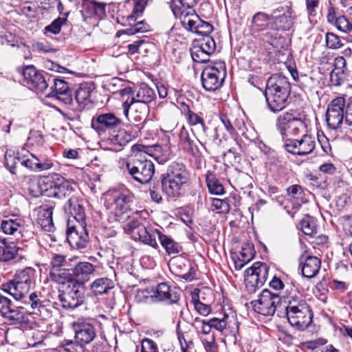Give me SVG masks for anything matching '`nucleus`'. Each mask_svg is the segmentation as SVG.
Instances as JSON below:
<instances>
[{
    "instance_id": "obj_1",
    "label": "nucleus",
    "mask_w": 352,
    "mask_h": 352,
    "mask_svg": "<svg viewBox=\"0 0 352 352\" xmlns=\"http://www.w3.org/2000/svg\"><path fill=\"white\" fill-rule=\"evenodd\" d=\"M64 210L71 214L67 225V242L72 248H86L89 242V236L86 228V216L82 204L78 197L72 196L65 204Z\"/></svg>"
},
{
    "instance_id": "obj_2",
    "label": "nucleus",
    "mask_w": 352,
    "mask_h": 352,
    "mask_svg": "<svg viewBox=\"0 0 352 352\" xmlns=\"http://www.w3.org/2000/svg\"><path fill=\"white\" fill-rule=\"evenodd\" d=\"M190 174L186 166L179 162H173L166 172L161 176L162 191L170 199H176L184 194V188L189 185Z\"/></svg>"
},
{
    "instance_id": "obj_3",
    "label": "nucleus",
    "mask_w": 352,
    "mask_h": 352,
    "mask_svg": "<svg viewBox=\"0 0 352 352\" xmlns=\"http://www.w3.org/2000/svg\"><path fill=\"white\" fill-rule=\"evenodd\" d=\"M291 94L289 79L280 74L272 75L267 80L264 95L268 109L273 113H278L288 104Z\"/></svg>"
},
{
    "instance_id": "obj_4",
    "label": "nucleus",
    "mask_w": 352,
    "mask_h": 352,
    "mask_svg": "<svg viewBox=\"0 0 352 352\" xmlns=\"http://www.w3.org/2000/svg\"><path fill=\"white\" fill-rule=\"evenodd\" d=\"M36 271L32 267H28L16 272L13 278L1 286L2 290L16 300L28 294L36 286Z\"/></svg>"
},
{
    "instance_id": "obj_5",
    "label": "nucleus",
    "mask_w": 352,
    "mask_h": 352,
    "mask_svg": "<svg viewBox=\"0 0 352 352\" xmlns=\"http://www.w3.org/2000/svg\"><path fill=\"white\" fill-rule=\"evenodd\" d=\"M285 309L289 323L297 330L302 331L312 322L314 314L302 298L292 297Z\"/></svg>"
},
{
    "instance_id": "obj_6",
    "label": "nucleus",
    "mask_w": 352,
    "mask_h": 352,
    "mask_svg": "<svg viewBox=\"0 0 352 352\" xmlns=\"http://www.w3.org/2000/svg\"><path fill=\"white\" fill-rule=\"evenodd\" d=\"M133 201V197L128 190H115L107 193L104 204L114 214L115 221L124 223L130 214H133L131 210Z\"/></svg>"
},
{
    "instance_id": "obj_7",
    "label": "nucleus",
    "mask_w": 352,
    "mask_h": 352,
    "mask_svg": "<svg viewBox=\"0 0 352 352\" xmlns=\"http://www.w3.org/2000/svg\"><path fill=\"white\" fill-rule=\"evenodd\" d=\"M124 164L131 177L141 184L149 183L155 173L153 162L151 159L144 158L141 154H131Z\"/></svg>"
},
{
    "instance_id": "obj_8",
    "label": "nucleus",
    "mask_w": 352,
    "mask_h": 352,
    "mask_svg": "<svg viewBox=\"0 0 352 352\" xmlns=\"http://www.w3.org/2000/svg\"><path fill=\"white\" fill-rule=\"evenodd\" d=\"M294 21L295 16L290 11L279 16L272 15L271 30L264 32L261 35V39L274 48L278 47L280 41L283 39V36L278 32L291 30L294 27Z\"/></svg>"
},
{
    "instance_id": "obj_9",
    "label": "nucleus",
    "mask_w": 352,
    "mask_h": 352,
    "mask_svg": "<svg viewBox=\"0 0 352 352\" xmlns=\"http://www.w3.org/2000/svg\"><path fill=\"white\" fill-rule=\"evenodd\" d=\"M296 110H290L278 116L276 126L283 138L289 135H298L306 131L307 124Z\"/></svg>"
},
{
    "instance_id": "obj_10",
    "label": "nucleus",
    "mask_w": 352,
    "mask_h": 352,
    "mask_svg": "<svg viewBox=\"0 0 352 352\" xmlns=\"http://www.w3.org/2000/svg\"><path fill=\"white\" fill-rule=\"evenodd\" d=\"M86 286L82 283L73 282L65 290H58V300L65 309H74L85 300Z\"/></svg>"
},
{
    "instance_id": "obj_11",
    "label": "nucleus",
    "mask_w": 352,
    "mask_h": 352,
    "mask_svg": "<svg viewBox=\"0 0 352 352\" xmlns=\"http://www.w3.org/2000/svg\"><path fill=\"white\" fill-rule=\"evenodd\" d=\"M124 223L123 228L125 232L134 235L135 239H139L146 245H148L155 249L159 248L157 240H155V229L149 230L140 222V219L135 217L129 218Z\"/></svg>"
},
{
    "instance_id": "obj_12",
    "label": "nucleus",
    "mask_w": 352,
    "mask_h": 352,
    "mask_svg": "<svg viewBox=\"0 0 352 352\" xmlns=\"http://www.w3.org/2000/svg\"><path fill=\"white\" fill-rule=\"evenodd\" d=\"M41 188L47 197L58 199L69 197L72 191L69 182L56 173L46 177L41 184Z\"/></svg>"
},
{
    "instance_id": "obj_13",
    "label": "nucleus",
    "mask_w": 352,
    "mask_h": 352,
    "mask_svg": "<svg viewBox=\"0 0 352 352\" xmlns=\"http://www.w3.org/2000/svg\"><path fill=\"white\" fill-rule=\"evenodd\" d=\"M268 270V266L262 262H256L245 270V287L250 293H254L265 283L267 278Z\"/></svg>"
},
{
    "instance_id": "obj_14",
    "label": "nucleus",
    "mask_w": 352,
    "mask_h": 352,
    "mask_svg": "<svg viewBox=\"0 0 352 352\" xmlns=\"http://www.w3.org/2000/svg\"><path fill=\"white\" fill-rule=\"evenodd\" d=\"M226 75L224 64L220 63L219 67L207 66L201 75V84L204 89L208 91H214L220 88Z\"/></svg>"
},
{
    "instance_id": "obj_15",
    "label": "nucleus",
    "mask_w": 352,
    "mask_h": 352,
    "mask_svg": "<svg viewBox=\"0 0 352 352\" xmlns=\"http://www.w3.org/2000/svg\"><path fill=\"white\" fill-rule=\"evenodd\" d=\"M316 145L314 137L304 134L300 139L286 138L283 147L288 153L302 157L312 153Z\"/></svg>"
},
{
    "instance_id": "obj_16",
    "label": "nucleus",
    "mask_w": 352,
    "mask_h": 352,
    "mask_svg": "<svg viewBox=\"0 0 352 352\" xmlns=\"http://www.w3.org/2000/svg\"><path fill=\"white\" fill-rule=\"evenodd\" d=\"M345 100L342 97L333 99L327 107L326 122L329 128L338 129L341 127L345 119Z\"/></svg>"
},
{
    "instance_id": "obj_17",
    "label": "nucleus",
    "mask_w": 352,
    "mask_h": 352,
    "mask_svg": "<svg viewBox=\"0 0 352 352\" xmlns=\"http://www.w3.org/2000/svg\"><path fill=\"white\" fill-rule=\"evenodd\" d=\"M278 294L272 293L265 289L259 295L257 300L252 301L254 309L263 316H273L276 311L277 305L280 302Z\"/></svg>"
},
{
    "instance_id": "obj_18",
    "label": "nucleus",
    "mask_w": 352,
    "mask_h": 352,
    "mask_svg": "<svg viewBox=\"0 0 352 352\" xmlns=\"http://www.w3.org/2000/svg\"><path fill=\"white\" fill-rule=\"evenodd\" d=\"M151 292V296L155 301L182 307L180 304L181 292L177 287H171L166 283H161L153 287Z\"/></svg>"
},
{
    "instance_id": "obj_19",
    "label": "nucleus",
    "mask_w": 352,
    "mask_h": 352,
    "mask_svg": "<svg viewBox=\"0 0 352 352\" xmlns=\"http://www.w3.org/2000/svg\"><path fill=\"white\" fill-rule=\"evenodd\" d=\"M22 74L27 84L37 91L43 92L50 85L49 78L51 76L43 72L38 71L33 65H28L23 69Z\"/></svg>"
},
{
    "instance_id": "obj_20",
    "label": "nucleus",
    "mask_w": 352,
    "mask_h": 352,
    "mask_svg": "<svg viewBox=\"0 0 352 352\" xmlns=\"http://www.w3.org/2000/svg\"><path fill=\"white\" fill-rule=\"evenodd\" d=\"M156 95L154 89L150 87L146 83L142 82L138 88L135 89L133 96L130 100H126L122 104L123 113L126 118L129 116V109L134 102L144 103L148 104L155 98Z\"/></svg>"
},
{
    "instance_id": "obj_21",
    "label": "nucleus",
    "mask_w": 352,
    "mask_h": 352,
    "mask_svg": "<svg viewBox=\"0 0 352 352\" xmlns=\"http://www.w3.org/2000/svg\"><path fill=\"white\" fill-rule=\"evenodd\" d=\"M50 91L46 94L48 97L55 98L65 104H70L73 101L72 91L68 84L63 79L57 78H49Z\"/></svg>"
},
{
    "instance_id": "obj_22",
    "label": "nucleus",
    "mask_w": 352,
    "mask_h": 352,
    "mask_svg": "<svg viewBox=\"0 0 352 352\" xmlns=\"http://www.w3.org/2000/svg\"><path fill=\"white\" fill-rule=\"evenodd\" d=\"M122 120L115 113L109 112L100 113L94 118L91 126L98 133L105 132L108 130H115L120 127Z\"/></svg>"
},
{
    "instance_id": "obj_23",
    "label": "nucleus",
    "mask_w": 352,
    "mask_h": 352,
    "mask_svg": "<svg viewBox=\"0 0 352 352\" xmlns=\"http://www.w3.org/2000/svg\"><path fill=\"white\" fill-rule=\"evenodd\" d=\"M73 328L75 333V342L81 346L89 344L96 338V328L88 322H76L73 324Z\"/></svg>"
},
{
    "instance_id": "obj_24",
    "label": "nucleus",
    "mask_w": 352,
    "mask_h": 352,
    "mask_svg": "<svg viewBox=\"0 0 352 352\" xmlns=\"http://www.w3.org/2000/svg\"><path fill=\"white\" fill-rule=\"evenodd\" d=\"M287 195L289 197L288 201L292 206V210L289 209L288 205L285 206L284 208L289 214L294 217L302 204L306 203L307 199L305 197L304 189L298 184L292 185L288 187L287 188Z\"/></svg>"
},
{
    "instance_id": "obj_25",
    "label": "nucleus",
    "mask_w": 352,
    "mask_h": 352,
    "mask_svg": "<svg viewBox=\"0 0 352 352\" xmlns=\"http://www.w3.org/2000/svg\"><path fill=\"white\" fill-rule=\"evenodd\" d=\"M142 129V124L126 126V129L119 130L112 138L113 143L118 146V148H115L114 150L120 151L123 146L138 138Z\"/></svg>"
},
{
    "instance_id": "obj_26",
    "label": "nucleus",
    "mask_w": 352,
    "mask_h": 352,
    "mask_svg": "<svg viewBox=\"0 0 352 352\" xmlns=\"http://www.w3.org/2000/svg\"><path fill=\"white\" fill-rule=\"evenodd\" d=\"M96 266L87 261L77 263L72 269L74 280L73 282L82 283L84 285L88 282L91 276L94 275Z\"/></svg>"
},
{
    "instance_id": "obj_27",
    "label": "nucleus",
    "mask_w": 352,
    "mask_h": 352,
    "mask_svg": "<svg viewBox=\"0 0 352 352\" xmlns=\"http://www.w3.org/2000/svg\"><path fill=\"white\" fill-rule=\"evenodd\" d=\"M24 308L23 305L16 308H13L12 306H11L10 309L3 314L2 317L9 325H25L28 324L29 318L26 313L22 310V309Z\"/></svg>"
},
{
    "instance_id": "obj_28",
    "label": "nucleus",
    "mask_w": 352,
    "mask_h": 352,
    "mask_svg": "<svg viewBox=\"0 0 352 352\" xmlns=\"http://www.w3.org/2000/svg\"><path fill=\"white\" fill-rule=\"evenodd\" d=\"M194 136V134L190 135V132L182 126L179 133V145L184 151L195 156L199 151L193 138Z\"/></svg>"
},
{
    "instance_id": "obj_29",
    "label": "nucleus",
    "mask_w": 352,
    "mask_h": 352,
    "mask_svg": "<svg viewBox=\"0 0 352 352\" xmlns=\"http://www.w3.org/2000/svg\"><path fill=\"white\" fill-rule=\"evenodd\" d=\"M91 85L87 83L80 84L75 91V100L79 111L89 109L92 107L91 100Z\"/></svg>"
},
{
    "instance_id": "obj_30",
    "label": "nucleus",
    "mask_w": 352,
    "mask_h": 352,
    "mask_svg": "<svg viewBox=\"0 0 352 352\" xmlns=\"http://www.w3.org/2000/svg\"><path fill=\"white\" fill-rule=\"evenodd\" d=\"M172 267L177 273V275L186 281L190 282L196 278L194 267L183 258H178L175 259L172 263Z\"/></svg>"
},
{
    "instance_id": "obj_31",
    "label": "nucleus",
    "mask_w": 352,
    "mask_h": 352,
    "mask_svg": "<svg viewBox=\"0 0 352 352\" xmlns=\"http://www.w3.org/2000/svg\"><path fill=\"white\" fill-rule=\"evenodd\" d=\"M251 22L252 33L254 34L261 32L258 35L261 38L264 32L271 30L272 15L258 12L253 16Z\"/></svg>"
},
{
    "instance_id": "obj_32",
    "label": "nucleus",
    "mask_w": 352,
    "mask_h": 352,
    "mask_svg": "<svg viewBox=\"0 0 352 352\" xmlns=\"http://www.w3.org/2000/svg\"><path fill=\"white\" fill-rule=\"evenodd\" d=\"M42 298L41 293L38 294L36 292H34L25 294L24 297L19 298L16 301L23 305L25 308L29 306L33 310V313L37 314L36 311L41 312L42 310H46L45 301Z\"/></svg>"
},
{
    "instance_id": "obj_33",
    "label": "nucleus",
    "mask_w": 352,
    "mask_h": 352,
    "mask_svg": "<svg viewBox=\"0 0 352 352\" xmlns=\"http://www.w3.org/2000/svg\"><path fill=\"white\" fill-rule=\"evenodd\" d=\"M133 106V111L131 115L129 120L133 122L134 124H142V129L144 127L146 122V119L150 113V108L148 104L144 103L134 102Z\"/></svg>"
},
{
    "instance_id": "obj_34",
    "label": "nucleus",
    "mask_w": 352,
    "mask_h": 352,
    "mask_svg": "<svg viewBox=\"0 0 352 352\" xmlns=\"http://www.w3.org/2000/svg\"><path fill=\"white\" fill-rule=\"evenodd\" d=\"M155 240L157 237L162 246L168 254H177L182 250V247L177 242L175 241L170 236L163 234L157 229H155Z\"/></svg>"
},
{
    "instance_id": "obj_35",
    "label": "nucleus",
    "mask_w": 352,
    "mask_h": 352,
    "mask_svg": "<svg viewBox=\"0 0 352 352\" xmlns=\"http://www.w3.org/2000/svg\"><path fill=\"white\" fill-rule=\"evenodd\" d=\"M115 286L112 279L108 277H101L95 279L90 285L89 289L94 296H101L107 294Z\"/></svg>"
},
{
    "instance_id": "obj_36",
    "label": "nucleus",
    "mask_w": 352,
    "mask_h": 352,
    "mask_svg": "<svg viewBox=\"0 0 352 352\" xmlns=\"http://www.w3.org/2000/svg\"><path fill=\"white\" fill-rule=\"evenodd\" d=\"M19 248L14 242L0 239V262H9L16 257Z\"/></svg>"
},
{
    "instance_id": "obj_37",
    "label": "nucleus",
    "mask_w": 352,
    "mask_h": 352,
    "mask_svg": "<svg viewBox=\"0 0 352 352\" xmlns=\"http://www.w3.org/2000/svg\"><path fill=\"white\" fill-rule=\"evenodd\" d=\"M321 266V261L316 256H309L306 258L302 266V274L307 278H311L316 276Z\"/></svg>"
},
{
    "instance_id": "obj_38",
    "label": "nucleus",
    "mask_w": 352,
    "mask_h": 352,
    "mask_svg": "<svg viewBox=\"0 0 352 352\" xmlns=\"http://www.w3.org/2000/svg\"><path fill=\"white\" fill-rule=\"evenodd\" d=\"M162 147L159 144L152 146H144L142 144H134L131 147V153L133 155L141 154L144 158L150 159L153 157L157 159L158 155L161 153Z\"/></svg>"
},
{
    "instance_id": "obj_39",
    "label": "nucleus",
    "mask_w": 352,
    "mask_h": 352,
    "mask_svg": "<svg viewBox=\"0 0 352 352\" xmlns=\"http://www.w3.org/2000/svg\"><path fill=\"white\" fill-rule=\"evenodd\" d=\"M199 0H171L170 8L175 17H181L188 9L194 8Z\"/></svg>"
},
{
    "instance_id": "obj_40",
    "label": "nucleus",
    "mask_w": 352,
    "mask_h": 352,
    "mask_svg": "<svg viewBox=\"0 0 352 352\" xmlns=\"http://www.w3.org/2000/svg\"><path fill=\"white\" fill-rule=\"evenodd\" d=\"M291 74L293 78L305 91H311L317 85V80L311 75L301 74L298 76L296 70L292 72Z\"/></svg>"
},
{
    "instance_id": "obj_41",
    "label": "nucleus",
    "mask_w": 352,
    "mask_h": 352,
    "mask_svg": "<svg viewBox=\"0 0 352 352\" xmlns=\"http://www.w3.org/2000/svg\"><path fill=\"white\" fill-rule=\"evenodd\" d=\"M206 182L208 191L210 194L221 195L225 193L224 188L216 177L215 174L208 170L206 174Z\"/></svg>"
},
{
    "instance_id": "obj_42",
    "label": "nucleus",
    "mask_w": 352,
    "mask_h": 352,
    "mask_svg": "<svg viewBox=\"0 0 352 352\" xmlns=\"http://www.w3.org/2000/svg\"><path fill=\"white\" fill-rule=\"evenodd\" d=\"M49 275L52 281L59 285H70L74 280L73 273L65 269L50 270Z\"/></svg>"
},
{
    "instance_id": "obj_43",
    "label": "nucleus",
    "mask_w": 352,
    "mask_h": 352,
    "mask_svg": "<svg viewBox=\"0 0 352 352\" xmlns=\"http://www.w3.org/2000/svg\"><path fill=\"white\" fill-rule=\"evenodd\" d=\"M201 115V113L199 114L191 111L187 106V111L185 113V116L189 124L192 126L200 128L204 134H206V131L208 128L206 126L204 118Z\"/></svg>"
},
{
    "instance_id": "obj_44",
    "label": "nucleus",
    "mask_w": 352,
    "mask_h": 352,
    "mask_svg": "<svg viewBox=\"0 0 352 352\" xmlns=\"http://www.w3.org/2000/svg\"><path fill=\"white\" fill-rule=\"evenodd\" d=\"M181 19L182 26L187 30L196 33L198 23L197 20H200L198 15L195 14H190L189 11L186 10L184 14L179 17Z\"/></svg>"
},
{
    "instance_id": "obj_45",
    "label": "nucleus",
    "mask_w": 352,
    "mask_h": 352,
    "mask_svg": "<svg viewBox=\"0 0 352 352\" xmlns=\"http://www.w3.org/2000/svg\"><path fill=\"white\" fill-rule=\"evenodd\" d=\"M330 6L328 8V13L327 19L329 23L334 25L336 28L340 31L343 26V23H345L346 18L343 15L337 16L335 8L332 6L331 3L329 2Z\"/></svg>"
},
{
    "instance_id": "obj_46",
    "label": "nucleus",
    "mask_w": 352,
    "mask_h": 352,
    "mask_svg": "<svg viewBox=\"0 0 352 352\" xmlns=\"http://www.w3.org/2000/svg\"><path fill=\"white\" fill-rule=\"evenodd\" d=\"M55 204L52 201H47L37 208V221L52 217Z\"/></svg>"
},
{
    "instance_id": "obj_47",
    "label": "nucleus",
    "mask_w": 352,
    "mask_h": 352,
    "mask_svg": "<svg viewBox=\"0 0 352 352\" xmlns=\"http://www.w3.org/2000/svg\"><path fill=\"white\" fill-rule=\"evenodd\" d=\"M21 226V220L19 219L3 220L1 223V230L6 234H14Z\"/></svg>"
},
{
    "instance_id": "obj_48",
    "label": "nucleus",
    "mask_w": 352,
    "mask_h": 352,
    "mask_svg": "<svg viewBox=\"0 0 352 352\" xmlns=\"http://www.w3.org/2000/svg\"><path fill=\"white\" fill-rule=\"evenodd\" d=\"M68 14L69 12H66L63 17H58L54 20L50 25L45 28V32H49L54 34H59L62 26L65 25L67 21Z\"/></svg>"
},
{
    "instance_id": "obj_49",
    "label": "nucleus",
    "mask_w": 352,
    "mask_h": 352,
    "mask_svg": "<svg viewBox=\"0 0 352 352\" xmlns=\"http://www.w3.org/2000/svg\"><path fill=\"white\" fill-rule=\"evenodd\" d=\"M149 26L145 23L143 21L136 23L133 27L125 29L124 30H120L117 32V36H120L122 34L128 35H133L140 32H146L148 30Z\"/></svg>"
},
{
    "instance_id": "obj_50",
    "label": "nucleus",
    "mask_w": 352,
    "mask_h": 352,
    "mask_svg": "<svg viewBox=\"0 0 352 352\" xmlns=\"http://www.w3.org/2000/svg\"><path fill=\"white\" fill-rule=\"evenodd\" d=\"M302 231L306 235L313 236L317 232L315 221L311 217H307L300 222Z\"/></svg>"
},
{
    "instance_id": "obj_51",
    "label": "nucleus",
    "mask_w": 352,
    "mask_h": 352,
    "mask_svg": "<svg viewBox=\"0 0 352 352\" xmlns=\"http://www.w3.org/2000/svg\"><path fill=\"white\" fill-rule=\"evenodd\" d=\"M211 209L217 213H228L230 211V205L225 199L218 198L211 199Z\"/></svg>"
},
{
    "instance_id": "obj_52",
    "label": "nucleus",
    "mask_w": 352,
    "mask_h": 352,
    "mask_svg": "<svg viewBox=\"0 0 352 352\" xmlns=\"http://www.w3.org/2000/svg\"><path fill=\"white\" fill-rule=\"evenodd\" d=\"M148 0H134V7L132 13L128 16V21H135L142 15Z\"/></svg>"
},
{
    "instance_id": "obj_53",
    "label": "nucleus",
    "mask_w": 352,
    "mask_h": 352,
    "mask_svg": "<svg viewBox=\"0 0 352 352\" xmlns=\"http://www.w3.org/2000/svg\"><path fill=\"white\" fill-rule=\"evenodd\" d=\"M325 40L326 45L329 49H339L343 45L340 37L333 32H327Z\"/></svg>"
},
{
    "instance_id": "obj_54",
    "label": "nucleus",
    "mask_w": 352,
    "mask_h": 352,
    "mask_svg": "<svg viewBox=\"0 0 352 352\" xmlns=\"http://www.w3.org/2000/svg\"><path fill=\"white\" fill-rule=\"evenodd\" d=\"M45 340V334L39 331H33L28 338V342L30 346H37L42 344Z\"/></svg>"
},
{
    "instance_id": "obj_55",
    "label": "nucleus",
    "mask_w": 352,
    "mask_h": 352,
    "mask_svg": "<svg viewBox=\"0 0 352 352\" xmlns=\"http://www.w3.org/2000/svg\"><path fill=\"white\" fill-rule=\"evenodd\" d=\"M197 28L196 34H200L203 36H210L209 34L213 31L214 28L209 22L204 21L201 19L197 20Z\"/></svg>"
},
{
    "instance_id": "obj_56",
    "label": "nucleus",
    "mask_w": 352,
    "mask_h": 352,
    "mask_svg": "<svg viewBox=\"0 0 352 352\" xmlns=\"http://www.w3.org/2000/svg\"><path fill=\"white\" fill-rule=\"evenodd\" d=\"M345 72L344 70H336V68H334L331 72L330 73V81L333 85L339 86L342 85L345 78Z\"/></svg>"
},
{
    "instance_id": "obj_57",
    "label": "nucleus",
    "mask_w": 352,
    "mask_h": 352,
    "mask_svg": "<svg viewBox=\"0 0 352 352\" xmlns=\"http://www.w3.org/2000/svg\"><path fill=\"white\" fill-rule=\"evenodd\" d=\"M236 258H240L245 262H250L254 257V250L253 247H251L250 245L247 244L245 246L242 247L241 251L239 254H235Z\"/></svg>"
},
{
    "instance_id": "obj_58",
    "label": "nucleus",
    "mask_w": 352,
    "mask_h": 352,
    "mask_svg": "<svg viewBox=\"0 0 352 352\" xmlns=\"http://www.w3.org/2000/svg\"><path fill=\"white\" fill-rule=\"evenodd\" d=\"M192 302L194 305L195 309L201 315L207 316L211 312V307L210 305L201 302L199 299L195 297L192 298Z\"/></svg>"
},
{
    "instance_id": "obj_59",
    "label": "nucleus",
    "mask_w": 352,
    "mask_h": 352,
    "mask_svg": "<svg viewBox=\"0 0 352 352\" xmlns=\"http://www.w3.org/2000/svg\"><path fill=\"white\" fill-rule=\"evenodd\" d=\"M228 319V316L225 315L222 319H219L218 318H212L209 320L212 328L217 329L219 331L222 332L228 324V322L227 321Z\"/></svg>"
},
{
    "instance_id": "obj_60",
    "label": "nucleus",
    "mask_w": 352,
    "mask_h": 352,
    "mask_svg": "<svg viewBox=\"0 0 352 352\" xmlns=\"http://www.w3.org/2000/svg\"><path fill=\"white\" fill-rule=\"evenodd\" d=\"M21 158L12 155L6 154L5 164L12 174H16V166L18 162L21 163Z\"/></svg>"
},
{
    "instance_id": "obj_61",
    "label": "nucleus",
    "mask_w": 352,
    "mask_h": 352,
    "mask_svg": "<svg viewBox=\"0 0 352 352\" xmlns=\"http://www.w3.org/2000/svg\"><path fill=\"white\" fill-rule=\"evenodd\" d=\"M38 171L47 170L52 168L54 166L53 161L43 155L36 157Z\"/></svg>"
},
{
    "instance_id": "obj_62",
    "label": "nucleus",
    "mask_w": 352,
    "mask_h": 352,
    "mask_svg": "<svg viewBox=\"0 0 352 352\" xmlns=\"http://www.w3.org/2000/svg\"><path fill=\"white\" fill-rule=\"evenodd\" d=\"M197 43H200L202 45H204V48L208 50L209 52L213 54L216 49V43L213 38L210 36H203Z\"/></svg>"
},
{
    "instance_id": "obj_63",
    "label": "nucleus",
    "mask_w": 352,
    "mask_h": 352,
    "mask_svg": "<svg viewBox=\"0 0 352 352\" xmlns=\"http://www.w3.org/2000/svg\"><path fill=\"white\" fill-rule=\"evenodd\" d=\"M65 256L62 254H55L53 255L51 261L52 268L50 270H61L65 263Z\"/></svg>"
},
{
    "instance_id": "obj_64",
    "label": "nucleus",
    "mask_w": 352,
    "mask_h": 352,
    "mask_svg": "<svg viewBox=\"0 0 352 352\" xmlns=\"http://www.w3.org/2000/svg\"><path fill=\"white\" fill-rule=\"evenodd\" d=\"M141 352H158L156 343L148 338H144L142 342Z\"/></svg>"
}]
</instances>
